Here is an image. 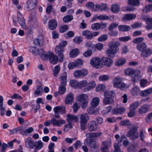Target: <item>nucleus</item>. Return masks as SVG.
I'll list each match as a JSON object with an SVG mask.
<instances>
[{"label":"nucleus","instance_id":"nucleus-1","mask_svg":"<svg viewBox=\"0 0 152 152\" xmlns=\"http://www.w3.org/2000/svg\"><path fill=\"white\" fill-rule=\"evenodd\" d=\"M138 128V126L137 125H132L129 130L127 132L126 136L130 139L133 141L138 138L139 137L137 132Z\"/></svg>","mask_w":152,"mask_h":152},{"label":"nucleus","instance_id":"nucleus-2","mask_svg":"<svg viewBox=\"0 0 152 152\" xmlns=\"http://www.w3.org/2000/svg\"><path fill=\"white\" fill-rule=\"evenodd\" d=\"M115 93L112 91H106L104 94V98L103 100V103L105 104H112L114 102L113 97Z\"/></svg>","mask_w":152,"mask_h":152},{"label":"nucleus","instance_id":"nucleus-3","mask_svg":"<svg viewBox=\"0 0 152 152\" xmlns=\"http://www.w3.org/2000/svg\"><path fill=\"white\" fill-rule=\"evenodd\" d=\"M120 43L118 42L112 41L108 44V49L107 50V53L109 54H114L118 50V47Z\"/></svg>","mask_w":152,"mask_h":152},{"label":"nucleus","instance_id":"nucleus-4","mask_svg":"<svg viewBox=\"0 0 152 152\" xmlns=\"http://www.w3.org/2000/svg\"><path fill=\"white\" fill-rule=\"evenodd\" d=\"M126 75L131 76L134 78L132 81L134 82L136 81L135 78L139 75L141 73L140 71L139 70H134L132 69L128 68L125 71Z\"/></svg>","mask_w":152,"mask_h":152},{"label":"nucleus","instance_id":"nucleus-5","mask_svg":"<svg viewBox=\"0 0 152 152\" xmlns=\"http://www.w3.org/2000/svg\"><path fill=\"white\" fill-rule=\"evenodd\" d=\"M126 75L131 76L134 78L132 81L134 82L136 81L135 78L139 75L141 73L140 71L139 70H134L132 69L128 68L125 71Z\"/></svg>","mask_w":152,"mask_h":152},{"label":"nucleus","instance_id":"nucleus-6","mask_svg":"<svg viewBox=\"0 0 152 152\" xmlns=\"http://www.w3.org/2000/svg\"><path fill=\"white\" fill-rule=\"evenodd\" d=\"M85 145H88L90 147L92 151H94L97 148L99 144L97 142L94 141V139H92L86 138L84 142Z\"/></svg>","mask_w":152,"mask_h":152},{"label":"nucleus","instance_id":"nucleus-7","mask_svg":"<svg viewBox=\"0 0 152 152\" xmlns=\"http://www.w3.org/2000/svg\"><path fill=\"white\" fill-rule=\"evenodd\" d=\"M88 96L85 94L80 95L77 97L78 101L81 104V107L83 109L86 108L87 105L88 101Z\"/></svg>","mask_w":152,"mask_h":152},{"label":"nucleus","instance_id":"nucleus-8","mask_svg":"<svg viewBox=\"0 0 152 152\" xmlns=\"http://www.w3.org/2000/svg\"><path fill=\"white\" fill-rule=\"evenodd\" d=\"M99 34V32L98 31L91 32L88 30L83 31L82 32V35L85 37V38L87 39H91L94 37L97 36Z\"/></svg>","mask_w":152,"mask_h":152},{"label":"nucleus","instance_id":"nucleus-9","mask_svg":"<svg viewBox=\"0 0 152 152\" xmlns=\"http://www.w3.org/2000/svg\"><path fill=\"white\" fill-rule=\"evenodd\" d=\"M113 86L115 88H124L126 86L124 83L121 82V78L118 77H115L113 80Z\"/></svg>","mask_w":152,"mask_h":152},{"label":"nucleus","instance_id":"nucleus-10","mask_svg":"<svg viewBox=\"0 0 152 152\" xmlns=\"http://www.w3.org/2000/svg\"><path fill=\"white\" fill-rule=\"evenodd\" d=\"M64 48L60 46H57L55 48V51L58 54L59 57L58 61L60 62H62L65 59L63 52L64 51Z\"/></svg>","mask_w":152,"mask_h":152},{"label":"nucleus","instance_id":"nucleus-11","mask_svg":"<svg viewBox=\"0 0 152 152\" xmlns=\"http://www.w3.org/2000/svg\"><path fill=\"white\" fill-rule=\"evenodd\" d=\"M152 92V88H149L144 90L140 92V95L142 96H146V99H142V102L143 103L147 102L149 99L148 95L151 94Z\"/></svg>","mask_w":152,"mask_h":152},{"label":"nucleus","instance_id":"nucleus-12","mask_svg":"<svg viewBox=\"0 0 152 152\" xmlns=\"http://www.w3.org/2000/svg\"><path fill=\"white\" fill-rule=\"evenodd\" d=\"M102 61L99 58L95 57L92 58L90 60L91 65L94 67L96 68H99L100 66Z\"/></svg>","mask_w":152,"mask_h":152},{"label":"nucleus","instance_id":"nucleus-13","mask_svg":"<svg viewBox=\"0 0 152 152\" xmlns=\"http://www.w3.org/2000/svg\"><path fill=\"white\" fill-rule=\"evenodd\" d=\"M34 142L30 137H28L25 139V145L26 147L33 149L34 147Z\"/></svg>","mask_w":152,"mask_h":152},{"label":"nucleus","instance_id":"nucleus-14","mask_svg":"<svg viewBox=\"0 0 152 152\" xmlns=\"http://www.w3.org/2000/svg\"><path fill=\"white\" fill-rule=\"evenodd\" d=\"M18 20L20 25L23 28L26 27L24 19L21 13L18 11L17 12Z\"/></svg>","mask_w":152,"mask_h":152},{"label":"nucleus","instance_id":"nucleus-15","mask_svg":"<svg viewBox=\"0 0 152 152\" xmlns=\"http://www.w3.org/2000/svg\"><path fill=\"white\" fill-rule=\"evenodd\" d=\"M49 57L47 59L49 58L50 61V63L53 64H56L58 61V58L57 56L54 54L53 53L49 52L48 54Z\"/></svg>","mask_w":152,"mask_h":152},{"label":"nucleus","instance_id":"nucleus-16","mask_svg":"<svg viewBox=\"0 0 152 152\" xmlns=\"http://www.w3.org/2000/svg\"><path fill=\"white\" fill-rule=\"evenodd\" d=\"M88 128L90 132L95 131L97 129V124L95 121H92L88 124Z\"/></svg>","mask_w":152,"mask_h":152},{"label":"nucleus","instance_id":"nucleus-17","mask_svg":"<svg viewBox=\"0 0 152 152\" xmlns=\"http://www.w3.org/2000/svg\"><path fill=\"white\" fill-rule=\"evenodd\" d=\"M66 118L68 124H72L73 121L76 122L78 120V118L76 116L69 114L66 115Z\"/></svg>","mask_w":152,"mask_h":152},{"label":"nucleus","instance_id":"nucleus-18","mask_svg":"<svg viewBox=\"0 0 152 152\" xmlns=\"http://www.w3.org/2000/svg\"><path fill=\"white\" fill-rule=\"evenodd\" d=\"M65 121L63 120H58L55 118H53L50 120L51 124L54 126H60L62 124H64Z\"/></svg>","mask_w":152,"mask_h":152},{"label":"nucleus","instance_id":"nucleus-19","mask_svg":"<svg viewBox=\"0 0 152 152\" xmlns=\"http://www.w3.org/2000/svg\"><path fill=\"white\" fill-rule=\"evenodd\" d=\"M74 95L72 93H69L65 99V103L66 104H72L74 101Z\"/></svg>","mask_w":152,"mask_h":152},{"label":"nucleus","instance_id":"nucleus-20","mask_svg":"<svg viewBox=\"0 0 152 152\" xmlns=\"http://www.w3.org/2000/svg\"><path fill=\"white\" fill-rule=\"evenodd\" d=\"M152 54V50L148 48L145 49L141 53V56L144 58H147L149 56Z\"/></svg>","mask_w":152,"mask_h":152},{"label":"nucleus","instance_id":"nucleus-21","mask_svg":"<svg viewBox=\"0 0 152 152\" xmlns=\"http://www.w3.org/2000/svg\"><path fill=\"white\" fill-rule=\"evenodd\" d=\"M37 4V0H31L29 3H28L26 8L28 11L33 10Z\"/></svg>","mask_w":152,"mask_h":152},{"label":"nucleus","instance_id":"nucleus-22","mask_svg":"<svg viewBox=\"0 0 152 152\" xmlns=\"http://www.w3.org/2000/svg\"><path fill=\"white\" fill-rule=\"evenodd\" d=\"M57 27V23L56 21L54 19L50 20L48 23V28L50 29L53 30Z\"/></svg>","mask_w":152,"mask_h":152},{"label":"nucleus","instance_id":"nucleus-23","mask_svg":"<svg viewBox=\"0 0 152 152\" xmlns=\"http://www.w3.org/2000/svg\"><path fill=\"white\" fill-rule=\"evenodd\" d=\"M149 105L147 104H143L139 109V113L142 114L146 113L149 110Z\"/></svg>","mask_w":152,"mask_h":152},{"label":"nucleus","instance_id":"nucleus-24","mask_svg":"<svg viewBox=\"0 0 152 152\" xmlns=\"http://www.w3.org/2000/svg\"><path fill=\"white\" fill-rule=\"evenodd\" d=\"M147 46L146 43L144 42H141L140 44L137 45L136 48L137 50L140 52H142L145 49L147 48Z\"/></svg>","mask_w":152,"mask_h":152},{"label":"nucleus","instance_id":"nucleus-25","mask_svg":"<svg viewBox=\"0 0 152 152\" xmlns=\"http://www.w3.org/2000/svg\"><path fill=\"white\" fill-rule=\"evenodd\" d=\"M125 109L123 107L114 108L112 111L113 113L118 115V114H122L125 112Z\"/></svg>","mask_w":152,"mask_h":152},{"label":"nucleus","instance_id":"nucleus-26","mask_svg":"<svg viewBox=\"0 0 152 152\" xmlns=\"http://www.w3.org/2000/svg\"><path fill=\"white\" fill-rule=\"evenodd\" d=\"M136 17L135 14H127L125 15L123 18V20L128 21L134 19Z\"/></svg>","mask_w":152,"mask_h":152},{"label":"nucleus","instance_id":"nucleus-27","mask_svg":"<svg viewBox=\"0 0 152 152\" xmlns=\"http://www.w3.org/2000/svg\"><path fill=\"white\" fill-rule=\"evenodd\" d=\"M48 53L46 54L45 52L42 49H38V55H40L41 58L43 60H45L49 57Z\"/></svg>","mask_w":152,"mask_h":152},{"label":"nucleus","instance_id":"nucleus-28","mask_svg":"<svg viewBox=\"0 0 152 152\" xmlns=\"http://www.w3.org/2000/svg\"><path fill=\"white\" fill-rule=\"evenodd\" d=\"M87 45V47H90V49L85 51L83 54L84 56L86 57H89L92 55V50L91 48L92 49L94 46V45L92 44H90L89 45L88 44Z\"/></svg>","mask_w":152,"mask_h":152},{"label":"nucleus","instance_id":"nucleus-29","mask_svg":"<svg viewBox=\"0 0 152 152\" xmlns=\"http://www.w3.org/2000/svg\"><path fill=\"white\" fill-rule=\"evenodd\" d=\"M120 7L117 4H115L111 5L110 10L113 13H116L119 12Z\"/></svg>","mask_w":152,"mask_h":152},{"label":"nucleus","instance_id":"nucleus-30","mask_svg":"<svg viewBox=\"0 0 152 152\" xmlns=\"http://www.w3.org/2000/svg\"><path fill=\"white\" fill-rule=\"evenodd\" d=\"M44 143L40 140L34 142L35 149L37 150L41 149L43 147Z\"/></svg>","mask_w":152,"mask_h":152},{"label":"nucleus","instance_id":"nucleus-31","mask_svg":"<svg viewBox=\"0 0 152 152\" xmlns=\"http://www.w3.org/2000/svg\"><path fill=\"white\" fill-rule=\"evenodd\" d=\"M140 87L138 86H135L133 88L131 91V94L133 96L137 95L140 94Z\"/></svg>","mask_w":152,"mask_h":152},{"label":"nucleus","instance_id":"nucleus-32","mask_svg":"<svg viewBox=\"0 0 152 152\" xmlns=\"http://www.w3.org/2000/svg\"><path fill=\"white\" fill-rule=\"evenodd\" d=\"M118 30L123 32L127 31L131 29L130 26L126 25H121L118 27Z\"/></svg>","mask_w":152,"mask_h":152},{"label":"nucleus","instance_id":"nucleus-33","mask_svg":"<svg viewBox=\"0 0 152 152\" xmlns=\"http://www.w3.org/2000/svg\"><path fill=\"white\" fill-rule=\"evenodd\" d=\"M88 119L89 116L87 113H84L80 115V122L87 123Z\"/></svg>","mask_w":152,"mask_h":152},{"label":"nucleus","instance_id":"nucleus-34","mask_svg":"<svg viewBox=\"0 0 152 152\" xmlns=\"http://www.w3.org/2000/svg\"><path fill=\"white\" fill-rule=\"evenodd\" d=\"M99 99L97 97H94L92 100L91 105L92 107H97L99 104Z\"/></svg>","mask_w":152,"mask_h":152},{"label":"nucleus","instance_id":"nucleus-35","mask_svg":"<svg viewBox=\"0 0 152 152\" xmlns=\"http://www.w3.org/2000/svg\"><path fill=\"white\" fill-rule=\"evenodd\" d=\"M36 90L34 92V94L36 96L41 95L43 92L42 87L36 86Z\"/></svg>","mask_w":152,"mask_h":152},{"label":"nucleus","instance_id":"nucleus-36","mask_svg":"<svg viewBox=\"0 0 152 152\" xmlns=\"http://www.w3.org/2000/svg\"><path fill=\"white\" fill-rule=\"evenodd\" d=\"M95 86V82L94 81H91L88 83V86L86 87V89H84V91L86 92V91H88L94 88Z\"/></svg>","mask_w":152,"mask_h":152},{"label":"nucleus","instance_id":"nucleus-37","mask_svg":"<svg viewBox=\"0 0 152 152\" xmlns=\"http://www.w3.org/2000/svg\"><path fill=\"white\" fill-rule=\"evenodd\" d=\"M102 60L104 64L108 66H110L113 63L112 60L108 58L104 57Z\"/></svg>","mask_w":152,"mask_h":152},{"label":"nucleus","instance_id":"nucleus-38","mask_svg":"<svg viewBox=\"0 0 152 152\" xmlns=\"http://www.w3.org/2000/svg\"><path fill=\"white\" fill-rule=\"evenodd\" d=\"M100 133H87L86 134V136L87 138L95 137L100 136Z\"/></svg>","mask_w":152,"mask_h":152},{"label":"nucleus","instance_id":"nucleus-39","mask_svg":"<svg viewBox=\"0 0 152 152\" xmlns=\"http://www.w3.org/2000/svg\"><path fill=\"white\" fill-rule=\"evenodd\" d=\"M79 51L78 49H75L72 50L70 52V57L74 58L77 56L78 54Z\"/></svg>","mask_w":152,"mask_h":152},{"label":"nucleus","instance_id":"nucleus-40","mask_svg":"<svg viewBox=\"0 0 152 152\" xmlns=\"http://www.w3.org/2000/svg\"><path fill=\"white\" fill-rule=\"evenodd\" d=\"M57 109V110L61 114H63L66 113L65 107L64 106H57L55 107Z\"/></svg>","mask_w":152,"mask_h":152},{"label":"nucleus","instance_id":"nucleus-41","mask_svg":"<svg viewBox=\"0 0 152 152\" xmlns=\"http://www.w3.org/2000/svg\"><path fill=\"white\" fill-rule=\"evenodd\" d=\"M60 79H61L60 85L65 86L67 82L66 75H64L61 76Z\"/></svg>","mask_w":152,"mask_h":152},{"label":"nucleus","instance_id":"nucleus-42","mask_svg":"<svg viewBox=\"0 0 152 152\" xmlns=\"http://www.w3.org/2000/svg\"><path fill=\"white\" fill-rule=\"evenodd\" d=\"M129 4L133 6H138L140 4L139 0H129Z\"/></svg>","mask_w":152,"mask_h":152},{"label":"nucleus","instance_id":"nucleus-43","mask_svg":"<svg viewBox=\"0 0 152 152\" xmlns=\"http://www.w3.org/2000/svg\"><path fill=\"white\" fill-rule=\"evenodd\" d=\"M144 40V38L142 37L136 38L132 40V42L134 44H137L138 45L140 44Z\"/></svg>","mask_w":152,"mask_h":152},{"label":"nucleus","instance_id":"nucleus-44","mask_svg":"<svg viewBox=\"0 0 152 152\" xmlns=\"http://www.w3.org/2000/svg\"><path fill=\"white\" fill-rule=\"evenodd\" d=\"M126 62L125 59H120L117 61L115 63V65L119 66L123 65Z\"/></svg>","mask_w":152,"mask_h":152},{"label":"nucleus","instance_id":"nucleus-45","mask_svg":"<svg viewBox=\"0 0 152 152\" xmlns=\"http://www.w3.org/2000/svg\"><path fill=\"white\" fill-rule=\"evenodd\" d=\"M152 10V4L146 5L143 9L142 11L145 13H147Z\"/></svg>","mask_w":152,"mask_h":152},{"label":"nucleus","instance_id":"nucleus-46","mask_svg":"<svg viewBox=\"0 0 152 152\" xmlns=\"http://www.w3.org/2000/svg\"><path fill=\"white\" fill-rule=\"evenodd\" d=\"M145 130L143 129H141L139 131V136L140 140L142 141L144 140V139L145 137Z\"/></svg>","mask_w":152,"mask_h":152},{"label":"nucleus","instance_id":"nucleus-47","mask_svg":"<svg viewBox=\"0 0 152 152\" xmlns=\"http://www.w3.org/2000/svg\"><path fill=\"white\" fill-rule=\"evenodd\" d=\"M108 38V35L106 34H104L101 35L97 39V40L99 42L104 41Z\"/></svg>","mask_w":152,"mask_h":152},{"label":"nucleus","instance_id":"nucleus-48","mask_svg":"<svg viewBox=\"0 0 152 152\" xmlns=\"http://www.w3.org/2000/svg\"><path fill=\"white\" fill-rule=\"evenodd\" d=\"M96 18L99 20H105L108 19L109 17L108 16L105 15H96Z\"/></svg>","mask_w":152,"mask_h":152},{"label":"nucleus","instance_id":"nucleus-49","mask_svg":"<svg viewBox=\"0 0 152 152\" xmlns=\"http://www.w3.org/2000/svg\"><path fill=\"white\" fill-rule=\"evenodd\" d=\"M120 124L124 126H129L131 124L129 120H124L120 121Z\"/></svg>","mask_w":152,"mask_h":152},{"label":"nucleus","instance_id":"nucleus-50","mask_svg":"<svg viewBox=\"0 0 152 152\" xmlns=\"http://www.w3.org/2000/svg\"><path fill=\"white\" fill-rule=\"evenodd\" d=\"M105 87L104 85L100 84L98 85L96 88V91L97 92L102 91L105 89Z\"/></svg>","mask_w":152,"mask_h":152},{"label":"nucleus","instance_id":"nucleus-51","mask_svg":"<svg viewBox=\"0 0 152 152\" xmlns=\"http://www.w3.org/2000/svg\"><path fill=\"white\" fill-rule=\"evenodd\" d=\"M38 48L35 46L31 47L30 48L29 51L34 55H38Z\"/></svg>","mask_w":152,"mask_h":152},{"label":"nucleus","instance_id":"nucleus-52","mask_svg":"<svg viewBox=\"0 0 152 152\" xmlns=\"http://www.w3.org/2000/svg\"><path fill=\"white\" fill-rule=\"evenodd\" d=\"M101 148L107 149L110 145V143L108 141L103 142Z\"/></svg>","mask_w":152,"mask_h":152},{"label":"nucleus","instance_id":"nucleus-53","mask_svg":"<svg viewBox=\"0 0 152 152\" xmlns=\"http://www.w3.org/2000/svg\"><path fill=\"white\" fill-rule=\"evenodd\" d=\"M91 28L94 31L99 30L100 28V23H96L92 24L91 26Z\"/></svg>","mask_w":152,"mask_h":152},{"label":"nucleus","instance_id":"nucleus-54","mask_svg":"<svg viewBox=\"0 0 152 152\" xmlns=\"http://www.w3.org/2000/svg\"><path fill=\"white\" fill-rule=\"evenodd\" d=\"M73 40L75 43L79 44L82 42L83 39L82 37H76L73 39Z\"/></svg>","mask_w":152,"mask_h":152},{"label":"nucleus","instance_id":"nucleus-55","mask_svg":"<svg viewBox=\"0 0 152 152\" xmlns=\"http://www.w3.org/2000/svg\"><path fill=\"white\" fill-rule=\"evenodd\" d=\"M73 19V17L72 15H67L64 17L63 18V21L67 23L71 21Z\"/></svg>","mask_w":152,"mask_h":152},{"label":"nucleus","instance_id":"nucleus-56","mask_svg":"<svg viewBox=\"0 0 152 152\" xmlns=\"http://www.w3.org/2000/svg\"><path fill=\"white\" fill-rule=\"evenodd\" d=\"M74 63L76 67H80L83 64L82 60L80 59L76 60Z\"/></svg>","mask_w":152,"mask_h":152},{"label":"nucleus","instance_id":"nucleus-57","mask_svg":"<svg viewBox=\"0 0 152 152\" xmlns=\"http://www.w3.org/2000/svg\"><path fill=\"white\" fill-rule=\"evenodd\" d=\"M139 105V102H135L133 104L130 105L129 107V110L134 111V110L137 108L138 107Z\"/></svg>","mask_w":152,"mask_h":152},{"label":"nucleus","instance_id":"nucleus-58","mask_svg":"<svg viewBox=\"0 0 152 152\" xmlns=\"http://www.w3.org/2000/svg\"><path fill=\"white\" fill-rule=\"evenodd\" d=\"M60 70V67L59 66H56L53 70V73L55 76L57 75L58 74Z\"/></svg>","mask_w":152,"mask_h":152},{"label":"nucleus","instance_id":"nucleus-59","mask_svg":"<svg viewBox=\"0 0 152 152\" xmlns=\"http://www.w3.org/2000/svg\"><path fill=\"white\" fill-rule=\"evenodd\" d=\"M79 85L80 88H82L83 87H87L88 83L86 80H83L79 83Z\"/></svg>","mask_w":152,"mask_h":152},{"label":"nucleus","instance_id":"nucleus-60","mask_svg":"<svg viewBox=\"0 0 152 152\" xmlns=\"http://www.w3.org/2000/svg\"><path fill=\"white\" fill-rule=\"evenodd\" d=\"M109 77L107 75H104L100 76L99 77L100 81H105L109 78Z\"/></svg>","mask_w":152,"mask_h":152},{"label":"nucleus","instance_id":"nucleus-61","mask_svg":"<svg viewBox=\"0 0 152 152\" xmlns=\"http://www.w3.org/2000/svg\"><path fill=\"white\" fill-rule=\"evenodd\" d=\"M114 151L113 152H122L120 146L117 143H115L114 145Z\"/></svg>","mask_w":152,"mask_h":152},{"label":"nucleus","instance_id":"nucleus-62","mask_svg":"<svg viewBox=\"0 0 152 152\" xmlns=\"http://www.w3.org/2000/svg\"><path fill=\"white\" fill-rule=\"evenodd\" d=\"M69 29L68 26L67 25H64L61 27L59 29V31L61 33H63Z\"/></svg>","mask_w":152,"mask_h":152},{"label":"nucleus","instance_id":"nucleus-63","mask_svg":"<svg viewBox=\"0 0 152 152\" xmlns=\"http://www.w3.org/2000/svg\"><path fill=\"white\" fill-rule=\"evenodd\" d=\"M81 77H83L87 75L88 71L85 69H82L80 70Z\"/></svg>","mask_w":152,"mask_h":152},{"label":"nucleus","instance_id":"nucleus-64","mask_svg":"<svg viewBox=\"0 0 152 152\" xmlns=\"http://www.w3.org/2000/svg\"><path fill=\"white\" fill-rule=\"evenodd\" d=\"M128 152H136L137 149L134 145H131L127 149Z\"/></svg>","mask_w":152,"mask_h":152}]
</instances>
